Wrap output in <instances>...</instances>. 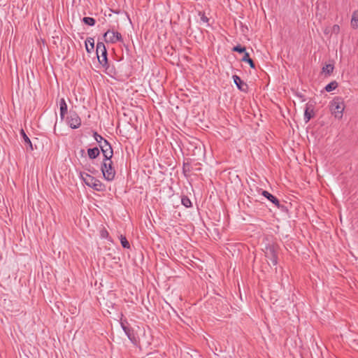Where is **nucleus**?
Segmentation results:
<instances>
[{
  "instance_id": "15",
  "label": "nucleus",
  "mask_w": 358,
  "mask_h": 358,
  "mask_svg": "<svg viewBox=\"0 0 358 358\" xmlns=\"http://www.w3.org/2000/svg\"><path fill=\"white\" fill-rule=\"evenodd\" d=\"M314 115H315V113H314L313 110L312 109L310 110V107L307 105L306 108L305 109V112H304V120H305L306 123L309 122L310 120L312 117H313Z\"/></svg>"
},
{
  "instance_id": "24",
  "label": "nucleus",
  "mask_w": 358,
  "mask_h": 358,
  "mask_svg": "<svg viewBox=\"0 0 358 358\" xmlns=\"http://www.w3.org/2000/svg\"><path fill=\"white\" fill-rule=\"evenodd\" d=\"M182 204L186 208H189L192 206V202L190 199L187 196H182L181 199Z\"/></svg>"
},
{
  "instance_id": "23",
  "label": "nucleus",
  "mask_w": 358,
  "mask_h": 358,
  "mask_svg": "<svg viewBox=\"0 0 358 358\" xmlns=\"http://www.w3.org/2000/svg\"><path fill=\"white\" fill-rule=\"evenodd\" d=\"M93 136H94L95 141L97 142L99 145L103 143V142H105V141H106L101 135H99L96 131L94 132Z\"/></svg>"
},
{
  "instance_id": "5",
  "label": "nucleus",
  "mask_w": 358,
  "mask_h": 358,
  "mask_svg": "<svg viewBox=\"0 0 358 358\" xmlns=\"http://www.w3.org/2000/svg\"><path fill=\"white\" fill-rule=\"evenodd\" d=\"M96 55L99 62L103 66H106L108 63V52L106 46L103 42H98L96 44Z\"/></svg>"
},
{
  "instance_id": "9",
  "label": "nucleus",
  "mask_w": 358,
  "mask_h": 358,
  "mask_svg": "<svg viewBox=\"0 0 358 358\" xmlns=\"http://www.w3.org/2000/svg\"><path fill=\"white\" fill-rule=\"evenodd\" d=\"M233 80L238 89L242 92H247L248 90V85L243 80L241 79V78L237 75H234Z\"/></svg>"
},
{
  "instance_id": "11",
  "label": "nucleus",
  "mask_w": 358,
  "mask_h": 358,
  "mask_svg": "<svg viewBox=\"0 0 358 358\" xmlns=\"http://www.w3.org/2000/svg\"><path fill=\"white\" fill-rule=\"evenodd\" d=\"M103 37L106 43H115V35L112 34L110 29L104 33Z\"/></svg>"
},
{
  "instance_id": "18",
  "label": "nucleus",
  "mask_w": 358,
  "mask_h": 358,
  "mask_svg": "<svg viewBox=\"0 0 358 358\" xmlns=\"http://www.w3.org/2000/svg\"><path fill=\"white\" fill-rule=\"evenodd\" d=\"M338 87V83L336 80H334L331 83H329L328 85L325 87V90L328 92H331L334 90H336Z\"/></svg>"
},
{
  "instance_id": "27",
  "label": "nucleus",
  "mask_w": 358,
  "mask_h": 358,
  "mask_svg": "<svg viewBox=\"0 0 358 358\" xmlns=\"http://www.w3.org/2000/svg\"><path fill=\"white\" fill-rule=\"evenodd\" d=\"M199 15L201 16V21L205 23H208L209 21V18L207 17L204 13H199Z\"/></svg>"
},
{
  "instance_id": "3",
  "label": "nucleus",
  "mask_w": 358,
  "mask_h": 358,
  "mask_svg": "<svg viewBox=\"0 0 358 358\" xmlns=\"http://www.w3.org/2000/svg\"><path fill=\"white\" fill-rule=\"evenodd\" d=\"M80 176L86 185L98 192L106 189L105 185L98 179L91 175L80 172Z\"/></svg>"
},
{
  "instance_id": "30",
  "label": "nucleus",
  "mask_w": 358,
  "mask_h": 358,
  "mask_svg": "<svg viewBox=\"0 0 358 358\" xmlns=\"http://www.w3.org/2000/svg\"><path fill=\"white\" fill-rule=\"evenodd\" d=\"M122 328H123V330L124 331V332L126 333V334L128 336L129 338L131 339V337H130V329L127 327H124L122 325Z\"/></svg>"
},
{
  "instance_id": "1",
  "label": "nucleus",
  "mask_w": 358,
  "mask_h": 358,
  "mask_svg": "<svg viewBox=\"0 0 358 358\" xmlns=\"http://www.w3.org/2000/svg\"><path fill=\"white\" fill-rule=\"evenodd\" d=\"M279 246L275 243H268L263 250L265 257L267 259L268 264L276 266L278 259Z\"/></svg>"
},
{
  "instance_id": "4",
  "label": "nucleus",
  "mask_w": 358,
  "mask_h": 358,
  "mask_svg": "<svg viewBox=\"0 0 358 358\" xmlns=\"http://www.w3.org/2000/svg\"><path fill=\"white\" fill-rule=\"evenodd\" d=\"M101 170L103 175V178L107 181H112L114 180L116 171L113 166L111 158L109 159H104L101 166Z\"/></svg>"
},
{
  "instance_id": "16",
  "label": "nucleus",
  "mask_w": 358,
  "mask_h": 358,
  "mask_svg": "<svg viewBox=\"0 0 358 358\" xmlns=\"http://www.w3.org/2000/svg\"><path fill=\"white\" fill-rule=\"evenodd\" d=\"M350 24L353 29L358 28V10L353 12Z\"/></svg>"
},
{
  "instance_id": "19",
  "label": "nucleus",
  "mask_w": 358,
  "mask_h": 358,
  "mask_svg": "<svg viewBox=\"0 0 358 358\" xmlns=\"http://www.w3.org/2000/svg\"><path fill=\"white\" fill-rule=\"evenodd\" d=\"M110 30L112 31V34L115 35V43L123 41V38H122L121 34L119 33L118 31H116L114 27H112L110 28Z\"/></svg>"
},
{
  "instance_id": "14",
  "label": "nucleus",
  "mask_w": 358,
  "mask_h": 358,
  "mask_svg": "<svg viewBox=\"0 0 358 358\" xmlns=\"http://www.w3.org/2000/svg\"><path fill=\"white\" fill-rule=\"evenodd\" d=\"M85 48L88 53H90L94 48V40L93 38L89 37L85 41Z\"/></svg>"
},
{
  "instance_id": "31",
  "label": "nucleus",
  "mask_w": 358,
  "mask_h": 358,
  "mask_svg": "<svg viewBox=\"0 0 358 358\" xmlns=\"http://www.w3.org/2000/svg\"><path fill=\"white\" fill-rule=\"evenodd\" d=\"M113 13L118 14L120 13V10H113Z\"/></svg>"
},
{
  "instance_id": "26",
  "label": "nucleus",
  "mask_w": 358,
  "mask_h": 358,
  "mask_svg": "<svg viewBox=\"0 0 358 358\" xmlns=\"http://www.w3.org/2000/svg\"><path fill=\"white\" fill-rule=\"evenodd\" d=\"M331 31L332 34H338L340 32V27L338 24H334L332 27H331Z\"/></svg>"
},
{
  "instance_id": "12",
  "label": "nucleus",
  "mask_w": 358,
  "mask_h": 358,
  "mask_svg": "<svg viewBox=\"0 0 358 358\" xmlns=\"http://www.w3.org/2000/svg\"><path fill=\"white\" fill-rule=\"evenodd\" d=\"M20 134L23 138L24 145H26L27 149L29 148L30 150H33L34 148H33L31 141L29 139V138L27 136V135L25 134V132L23 129H21Z\"/></svg>"
},
{
  "instance_id": "8",
  "label": "nucleus",
  "mask_w": 358,
  "mask_h": 358,
  "mask_svg": "<svg viewBox=\"0 0 358 358\" xmlns=\"http://www.w3.org/2000/svg\"><path fill=\"white\" fill-rule=\"evenodd\" d=\"M262 194L271 202H272L273 204H275V206H277L278 208L283 209L285 208L283 205H281L280 203L279 200L275 196L269 193L268 191L262 190Z\"/></svg>"
},
{
  "instance_id": "6",
  "label": "nucleus",
  "mask_w": 358,
  "mask_h": 358,
  "mask_svg": "<svg viewBox=\"0 0 358 358\" xmlns=\"http://www.w3.org/2000/svg\"><path fill=\"white\" fill-rule=\"evenodd\" d=\"M67 122L71 128L78 129L81 125V119L76 112L70 111L69 116L67 117Z\"/></svg>"
},
{
  "instance_id": "33",
  "label": "nucleus",
  "mask_w": 358,
  "mask_h": 358,
  "mask_svg": "<svg viewBox=\"0 0 358 358\" xmlns=\"http://www.w3.org/2000/svg\"><path fill=\"white\" fill-rule=\"evenodd\" d=\"M80 152H81L82 155H83V153L85 152V150H81Z\"/></svg>"
},
{
  "instance_id": "13",
  "label": "nucleus",
  "mask_w": 358,
  "mask_h": 358,
  "mask_svg": "<svg viewBox=\"0 0 358 358\" xmlns=\"http://www.w3.org/2000/svg\"><path fill=\"white\" fill-rule=\"evenodd\" d=\"M100 154L99 149L97 147L93 148H89L87 150V155L90 159H96Z\"/></svg>"
},
{
  "instance_id": "21",
  "label": "nucleus",
  "mask_w": 358,
  "mask_h": 358,
  "mask_svg": "<svg viewBox=\"0 0 358 358\" xmlns=\"http://www.w3.org/2000/svg\"><path fill=\"white\" fill-rule=\"evenodd\" d=\"M334 66L333 64H326L323 68H322V72L325 73L327 75H330L333 71H334Z\"/></svg>"
},
{
  "instance_id": "28",
  "label": "nucleus",
  "mask_w": 358,
  "mask_h": 358,
  "mask_svg": "<svg viewBox=\"0 0 358 358\" xmlns=\"http://www.w3.org/2000/svg\"><path fill=\"white\" fill-rule=\"evenodd\" d=\"M100 235L101 238H107L108 236V232L103 229L101 230Z\"/></svg>"
},
{
  "instance_id": "22",
  "label": "nucleus",
  "mask_w": 358,
  "mask_h": 358,
  "mask_svg": "<svg viewBox=\"0 0 358 358\" xmlns=\"http://www.w3.org/2000/svg\"><path fill=\"white\" fill-rule=\"evenodd\" d=\"M120 240L121 245L124 248H127V249L130 248V244L124 236L121 235L120 236Z\"/></svg>"
},
{
  "instance_id": "7",
  "label": "nucleus",
  "mask_w": 358,
  "mask_h": 358,
  "mask_svg": "<svg viewBox=\"0 0 358 358\" xmlns=\"http://www.w3.org/2000/svg\"><path fill=\"white\" fill-rule=\"evenodd\" d=\"M99 146L102 152L104 159L107 160L109 159V158H112L113 155V151L110 144L108 141H105L103 143L99 145Z\"/></svg>"
},
{
  "instance_id": "29",
  "label": "nucleus",
  "mask_w": 358,
  "mask_h": 358,
  "mask_svg": "<svg viewBox=\"0 0 358 358\" xmlns=\"http://www.w3.org/2000/svg\"><path fill=\"white\" fill-rule=\"evenodd\" d=\"M331 27H327L324 29V34L325 35H330V36H331V35L332 34L331 31Z\"/></svg>"
},
{
  "instance_id": "10",
  "label": "nucleus",
  "mask_w": 358,
  "mask_h": 358,
  "mask_svg": "<svg viewBox=\"0 0 358 358\" xmlns=\"http://www.w3.org/2000/svg\"><path fill=\"white\" fill-rule=\"evenodd\" d=\"M59 110H60V117L62 120H64V118L68 111L67 104L64 98L61 99L59 101Z\"/></svg>"
},
{
  "instance_id": "32",
  "label": "nucleus",
  "mask_w": 358,
  "mask_h": 358,
  "mask_svg": "<svg viewBox=\"0 0 358 358\" xmlns=\"http://www.w3.org/2000/svg\"><path fill=\"white\" fill-rule=\"evenodd\" d=\"M87 170H88V171H90V172H91V173H94V171H95V170H93V171H92V170H91V169H87Z\"/></svg>"
},
{
  "instance_id": "25",
  "label": "nucleus",
  "mask_w": 358,
  "mask_h": 358,
  "mask_svg": "<svg viewBox=\"0 0 358 358\" xmlns=\"http://www.w3.org/2000/svg\"><path fill=\"white\" fill-rule=\"evenodd\" d=\"M232 51L236 52L238 53H244V54H245V52H246L245 48L244 46H241V45H237L234 46L232 48Z\"/></svg>"
},
{
  "instance_id": "2",
  "label": "nucleus",
  "mask_w": 358,
  "mask_h": 358,
  "mask_svg": "<svg viewBox=\"0 0 358 358\" xmlns=\"http://www.w3.org/2000/svg\"><path fill=\"white\" fill-rule=\"evenodd\" d=\"M329 109L335 118L341 120L343 117L345 103L341 96H336L329 103Z\"/></svg>"
},
{
  "instance_id": "17",
  "label": "nucleus",
  "mask_w": 358,
  "mask_h": 358,
  "mask_svg": "<svg viewBox=\"0 0 358 358\" xmlns=\"http://www.w3.org/2000/svg\"><path fill=\"white\" fill-rule=\"evenodd\" d=\"M243 62H247L252 69L255 68V64L254 61L250 57L248 52H245L242 59Z\"/></svg>"
},
{
  "instance_id": "20",
  "label": "nucleus",
  "mask_w": 358,
  "mask_h": 358,
  "mask_svg": "<svg viewBox=\"0 0 358 358\" xmlns=\"http://www.w3.org/2000/svg\"><path fill=\"white\" fill-rule=\"evenodd\" d=\"M82 21L83 23L89 26H94L96 23L95 19L90 17H84Z\"/></svg>"
}]
</instances>
